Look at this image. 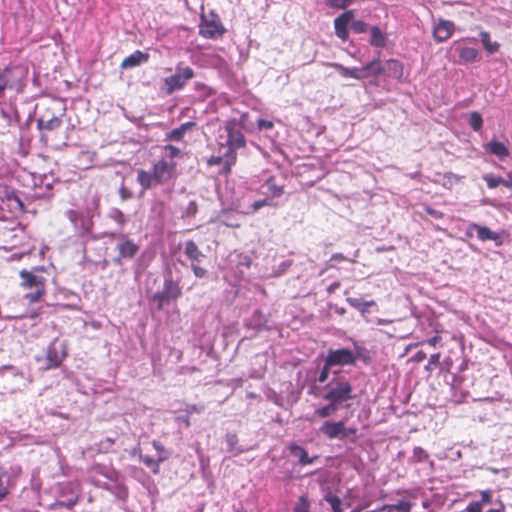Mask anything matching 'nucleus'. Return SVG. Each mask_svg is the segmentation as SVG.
I'll use <instances>...</instances> for the list:
<instances>
[{"instance_id": "f257e3e1", "label": "nucleus", "mask_w": 512, "mask_h": 512, "mask_svg": "<svg viewBox=\"0 0 512 512\" xmlns=\"http://www.w3.org/2000/svg\"><path fill=\"white\" fill-rule=\"evenodd\" d=\"M162 157L156 160L150 170L139 169L137 182L144 190L165 185L174 181L178 176V163L176 159H182L185 153L172 144L162 146Z\"/></svg>"}, {"instance_id": "f03ea898", "label": "nucleus", "mask_w": 512, "mask_h": 512, "mask_svg": "<svg viewBox=\"0 0 512 512\" xmlns=\"http://www.w3.org/2000/svg\"><path fill=\"white\" fill-rule=\"evenodd\" d=\"M21 278L20 286L25 290H31L25 295L30 303L41 300L46 294L48 268L45 266H34L30 270L22 269L19 272Z\"/></svg>"}, {"instance_id": "7ed1b4c3", "label": "nucleus", "mask_w": 512, "mask_h": 512, "mask_svg": "<svg viewBox=\"0 0 512 512\" xmlns=\"http://www.w3.org/2000/svg\"><path fill=\"white\" fill-rule=\"evenodd\" d=\"M319 432L328 440H339L345 444H356L361 437L356 426H349L343 420H325Z\"/></svg>"}, {"instance_id": "20e7f679", "label": "nucleus", "mask_w": 512, "mask_h": 512, "mask_svg": "<svg viewBox=\"0 0 512 512\" xmlns=\"http://www.w3.org/2000/svg\"><path fill=\"white\" fill-rule=\"evenodd\" d=\"M322 398L340 407L343 402L354 399L353 386L345 376L333 377L324 387Z\"/></svg>"}, {"instance_id": "39448f33", "label": "nucleus", "mask_w": 512, "mask_h": 512, "mask_svg": "<svg viewBox=\"0 0 512 512\" xmlns=\"http://www.w3.org/2000/svg\"><path fill=\"white\" fill-rule=\"evenodd\" d=\"M194 76L195 72L191 67H183L182 63H178L175 68V74L164 79L165 93L171 95L176 91L182 90Z\"/></svg>"}, {"instance_id": "423d86ee", "label": "nucleus", "mask_w": 512, "mask_h": 512, "mask_svg": "<svg viewBox=\"0 0 512 512\" xmlns=\"http://www.w3.org/2000/svg\"><path fill=\"white\" fill-rule=\"evenodd\" d=\"M67 355L68 348L66 342H59L56 339L47 347L45 357L43 359L39 358L38 361H43V369L45 370L55 369L62 364Z\"/></svg>"}, {"instance_id": "0eeeda50", "label": "nucleus", "mask_w": 512, "mask_h": 512, "mask_svg": "<svg viewBox=\"0 0 512 512\" xmlns=\"http://www.w3.org/2000/svg\"><path fill=\"white\" fill-rule=\"evenodd\" d=\"M181 295L182 291L178 282L169 277L164 280L163 289L161 291H157L152 296V300L156 302L157 309L161 311L166 304L170 301L177 300Z\"/></svg>"}, {"instance_id": "6e6552de", "label": "nucleus", "mask_w": 512, "mask_h": 512, "mask_svg": "<svg viewBox=\"0 0 512 512\" xmlns=\"http://www.w3.org/2000/svg\"><path fill=\"white\" fill-rule=\"evenodd\" d=\"M225 131L227 132V151L237 153L236 151L246 146V139L242 131L238 128L235 119L229 120L225 123Z\"/></svg>"}, {"instance_id": "1a4fd4ad", "label": "nucleus", "mask_w": 512, "mask_h": 512, "mask_svg": "<svg viewBox=\"0 0 512 512\" xmlns=\"http://www.w3.org/2000/svg\"><path fill=\"white\" fill-rule=\"evenodd\" d=\"M184 254L191 261V269L197 278H203L207 275V270L199 266V262L204 258V254L199 249L198 245L189 240L185 243Z\"/></svg>"}, {"instance_id": "9d476101", "label": "nucleus", "mask_w": 512, "mask_h": 512, "mask_svg": "<svg viewBox=\"0 0 512 512\" xmlns=\"http://www.w3.org/2000/svg\"><path fill=\"white\" fill-rule=\"evenodd\" d=\"M56 104L57 103H52L51 105L47 106L40 114L37 120V126L40 130L53 131L62 125V114L55 113Z\"/></svg>"}, {"instance_id": "9b49d317", "label": "nucleus", "mask_w": 512, "mask_h": 512, "mask_svg": "<svg viewBox=\"0 0 512 512\" xmlns=\"http://www.w3.org/2000/svg\"><path fill=\"white\" fill-rule=\"evenodd\" d=\"M336 32H347L350 28L354 32H365L366 26L362 21L354 19V12L352 10L346 11L339 15L335 21Z\"/></svg>"}, {"instance_id": "f8f14e48", "label": "nucleus", "mask_w": 512, "mask_h": 512, "mask_svg": "<svg viewBox=\"0 0 512 512\" xmlns=\"http://www.w3.org/2000/svg\"><path fill=\"white\" fill-rule=\"evenodd\" d=\"M356 359L357 358L353 351L348 348L329 349L325 358L327 365H331L332 367L336 365H354L356 363Z\"/></svg>"}, {"instance_id": "ddd939ff", "label": "nucleus", "mask_w": 512, "mask_h": 512, "mask_svg": "<svg viewBox=\"0 0 512 512\" xmlns=\"http://www.w3.org/2000/svg\"><path fill=\"white\" fill-rule=\"evenodd\" d=\"M202 26L199 32H225L220 18L214 12L201 14Z\"/></svg>"}, {"instance_id": "4468645a", "label": "nucleus", "mask_w": 512, "mask_h": 512, "mask_svg": "<svg viewBox=\"0 0 512 512\" xmlns=\"http://www.w3.org/2000/svg\"><path fill=\"white\" fill-rule=\"evenodd\" d=\"M384 72V67L380 60V52H378L377 56L368 62L366 65L361 67V74L363 75V79L370 77H378Z\"/></svg>"}, {"instance_id": "2eb2a0df", "label": "nucleus", "mask_w": 512, "mask_h": 512, "mask_svg": "<svg viewBox=\"0 0 512 512\" xmlns=\"http://www.w3.org/2000/svg\"><path fill=\"white\" fill-rule=\"evenodd\" d=\"M148 60H149L148 53L137 50L134 53H132L131 55H129L128 57H126L122 61L120 67L122 69L134 68V67L141 65L142 63L147 62Z\"/></svg>"}, {"instance_id": "dca6fc26", "label": "nucleus", "mask_w": 512, "mask_h": 512, "mask_svg": "<svg viewBox=\"0 0 512 512\" xmlns=\"http://www.w3.org/2000/svg\"><path fill=\"white\" fill-rule=\"evenodd\" d=\"M195 126L196 123L193 121L182 123L179 127L174 128L171 131L165 133V140L181 142L184 138L185 133L190 129L194 128Z\"/></svg>"}, {"instance_id": "f3484780", "label": "nucleus", "mask_w": 512, "mask_h": 512, "mask_svg": "<svg viewBox=\"0 0 512 512\" xmlns=\"http://www.w3.org/2000/svg\"><path fill=\"white\" fill-rule=\"evenodd\" d=\"M15 484V480L4 467L0 466V502L8 496L10 489L15 487Z\"/></svg>"}, {"instance_id": "a211bd4d", "label": "nucleus", "mask_w": 512, "mask_h": 512, "mask_svg": "<svg viewBox=\"0 0 512 512\" xmlns=\"http://www.w3.org/2000/svg\"><path fill=\"white\" fill-rule=\"evenodd\" d=\"M120 258H133L139 251V246L134 241L126 239L117 244Z\"/></svg>"}, {"instance_id": "6ab92c4d", "label": "nucleus", "mask_w": 512, "mask_h": 512, "mask_svg": "<svg viewBox=\"0 0 512 512\" xmlns=\"http://www.w3.org/2000/svg\"><path fill=\"white\" fill-rule=\"evenodd\" d=\"M471 228L476 231L477 237L481 241L492 240V241L498 242L500 239L499 234L495 231H492L487 226H482V225H479L476 223H472Z\"/></svg>"}, {"instance_id": "aec40b11", "label": "nucleus", "mask_w": 512, "mask_h": 512, "mask_svg": "<svg viewBox=\"0 0 512 512\" xmlns=\"http://www.w3.org/2000/svg\"><path fill=\"white\" fill-rule=\"evenodd\" d=\"M329 66L336 69L344 78H353L356 80L363 79V75L361 74V67L348 68L340 63H330Z\"/></svg>"}, {"instance_id": "412c9836", "label": "nucleus", "mask_w": 512, "mask_h": 512, "mask_svg": "<svg viewBox=\"0 0 512 512\" xmlns=\"http://www.w3.org/2000/svg\"><path fill=\"white\" fill-rule=\"evenodd\" d=\"M289 451L292 455L299 458V463L303 466L312 464L316 459H318V456L309 457L306 449L297 444H291L289 446Z\"/></svg>"}, {"instance_id": "4be33fe9", "label": "nucleus", "mask_w": 512, "mask_h": 512, "mask_svg": "<svg viewBox=\"0 0 512 512\" xmlns=\"http://www.w3.org/2000/svg\"><path fill=\"white\" fill-rule=\"evenodd\" d=\"M388 76L397 79L399 82L403 81L404 66L396 59H389L387 62Z\"/></svg>"}, {"instance_id": "5701e85b", "label": "nucleus", "mask_w": 512, "mask_h": 512, "mask_svg": "<svg viewBox=\"0 0 512 512\" xmlns=\"http://www.w3.org/2000/svg\"><path fill=\"white\" fill-rule=\"evenodd\" d=\"M413 503L408 499L398 500L395 504L385 505L382 510L387 512H411Z\"/></svg>"}, {"instance_id": "b1692460", "label": "nucleus", "mask_w": 512, "mask_h": 512, "mask_svg": "<svg viewBox=\"0 0 512 512\" xmlns=\"http://www.w3.org/2000/svg\"><path fill=\"white\" fill-rule=\"evenodd\" d=\"M13 69L6 68L0 73V97L3 96L6 88H14L16 84L12 80Z\"/></svg>"}, {"instance_id": "393cba45", "label": "nucleus", "mask_w": 512, "mask_h": 512, "mask_svg": "<svg viewBox=\"0 0 512 512\" xmlns=\"http://www.w3.org/2000/svg\"><path fill=\"white\" fill-rule=\"evenodd\" d=\"M168 456L167 455H159V457L155 460L153 459L152 457L148 456V455H140V459L141 461L148 467L151 469V471L154 473V474H158L160 472V463L161 462H164L165 460H167Z\"/></svg>"}, {"instance_id": "a878e982", "label": "nucleus", "mask_w": 512, "mask_h": 512, "mask_svg": "<svg viewBox=\"0 0 512 512\" xmlns=\"http://www.w3.org/2000/svg\"><path fill=\"white\" fill-rule=\"evenodd\" d=\"M264 185L267 187L269 195L273 198L280 197L284 194V186L278 184L274 176L269 177Z\"/></svg>"}, {"instance_id": "bb28decb", "label": "nucleus", "mask_w": 512, "mask_h": 512, "mask_svg": "<svg viewBox=\"0 0 512 512\" xmlns=\"http://www.w3.org/2000/svg\"><path fill=\"white\" fill-rule=\"evenodd\" d=\"M459 59L461 63H470L477 60L478 50L473 47H460L458 48Z\"/></svg>"}, {"instance_id": "cd10ccee", "label": "nucleus", "mask_w": 512, "mask_h": 512, "mask_svg": "<svg viewBox=\"0 0 512 512\" xmlns=\"http://www.w3.org/2000/svg\"><path fill=\"white\" fill-rule=\"evenodd\" d=\"M486 150L489 151L491 154H494L498 157H506L509 155V150L505 146L504 143L498 142V141H491L486 144Z\"/></svg>"}, {"instance_id": "c85d7f7f", "label": "nucleus", "mask_w": 512, "mask_h": 512, "mask_svg": "<svg viewBox=\"0 0 512 512\" xmlns=\"http://www.w3.org/2000/svg\"><path fill=\"white\" fill-rule=\"evenodd\" d=\"M339 408L340 407L337 406L336 404H334L332 402H328L327 405H324V406L316 409L314 414L319 418L326 419V418H329L332 415H334Z\"/></svg>"}, {"instance_id": "c756f323", "label": "nucleus", "mask_w": 512, "mask_h": 512, "mask_svg": "<svg viewBox=\"0 0 512 512\" xmlns=\"http://www.w3.org/2000/svg\"><path fill=\"white\" fill-rule=\"evenodd\" d=\"M237 161V153H231V152H225L224 153V160L222 163H224L222 170L220 171V174L222 175H229L232 171V167L236 164Z\"/></svg>"}, {"instance_id": "7c9ffc66", "label": "nucleus", "mask_w": 512, "mask_h": 512, "mask_svg": "<svg viewBox=\"0 0 512 512\" xmlns=\"http://www.w3.org/2000/svg\"><path fill=\"white\" fill-rule=\"evenodd\" d=\"M483 180L486 182L487 186L490 189L497 188L500 185L504 186V179L502 177L496 176L494 174L483 175Z\"/></svg>"}, {"instance_id": "2f4dec72", "label": "nucleus", "mask_w": 512, "mask_h": 512, "mask_svg": "<svg viewBox=\"0 0 512 512\" xmlns=\"http://www.w3.org/2000/svg\"><path fill=\"white\" fill-rule=\"evenodd\" d=\"M325 500L330 504L331 512H342V502L340 498L333 494H327Z\"/></svg>"}, {"instance_id": "473e14b6", "label": "nucleus", "mask_w": 512, "mask_h": 512, "mask_svg": "<svg viewBox=\"0 0 512 512\" xmlns=\"http://www.w3.org/2000/svg\"><path fill=\"white\" fill-rule=\"evenodd\" d=\"M482 43H483V46H484L485 50L488 53H490V54L495 53L496 51H498L499 46H500L498 42H496V41L492 42L491 41L489 34H483Z\"/></svg>"}, {"instance_id": "72a5a7b5", "label": "nucleus", "mask_w": 512, "mask_h": 512, "mask_svg": "<svg viewBox=\"0 0 512 512\" xmlns=\"http://www.w3.org/2000/svg\"><path fill=\"white\" fill-rule=\"evenodd\" d=\"M469 125L474 131H479L483 126V119L479 112H472L469 116Z\"/></svg>"}, {"instance_id": "f704fd0d", "label": "nucleus", "mask_w": 512, "mask_h": 512, "mask_svg": "<svg viewBox=\"0 0 512 512\" xmlns=\"http://www.w3.org/2000/svg\"><path fill=\"white\" fill-rule=\"evenodd\" d=\"M347 302L354 308L358 309V310H361V311H365V308L367 307H371V306H374L375 305V301L371 300V301H367V302H362L360 299L358 298H347Z\"/></svg>"}, {"instance_id": "c9c22d12", "label": "nucleus", "mask_w": 512, "mask_h": 512, "mask_svg": "<svg viewBox=\"0 0 512 512\" xmlns=\"http://www.w3.org/2000/svg\"><path fill=\"white\" fill-rule=\"evenodd\" d=\"M293 512H310V502L307 496H300Z\"/></svg>"}, {"instance_id": "e433bc0d", "label": "nucleus", "mask_w": 512, "mask_h": 512, "mask_svg": "<svg viewBox=\"0 0 512 512\" xmlns=\"http://www.w3.org/2000/svg\"><path fill=\"white\" fill-rule=\"evenodd\" d=\"M429 457L428 453L421 447H415L413 449V460L415 462H423L427 460Z\"/></svg>"}, {"instance_id": "4c0bfd02", "label": "nucleus", "mask_w": 512, "mask_h": 512, "mask_svg": "<svg viewBox=\"0 0 512 512\" xmlns=\"http://www.w3.org/2000/svg\"><path fill=\"white\" fill-rule=\"evenodd\" d=\"M370 43L375 47H384L386 44L385 34H371Z\"/></svg>"}, {"instance_id": "58836bf2", "label": "nucleus", "mask_w": 512, "mask_h": 512, "mask_svg": "<svg viewBox=\"0 0 512 512\" xmlns=\"http://www.w3.org/2000/svg\"><path fill=\"white\" fill-rule=\"evenodd\" d=\"M331 367H332L331 365H327V361L325 360L324 361V366L321 369V371H320V373H319V375L317 377V381L319 383H325L328 380L329 372H330V368Z\"/></svg>"}, {"instance_id": "ea45409f", "label": "nucleus", "mask_w": 512, "mask_h": 512, "mask_svg": "<svg viewBox=\"0 0 512 512\" xmlns=\"http://www.w3.org/2000/svg\"><path fill=\"white\" fill-rule=\"evenodd\" d=\"M111 218L119 223L120 225H123L126 222L125 215L123 212L119 209H113L110 214Z\"/></svg>"}, {"instance_id": "a19ab883", "label": "nucleus", "mask_w": 512, "mask_h": 512, "mask_svg": "<svg viewBox=\"0 0 512 512\" xmlns=\"http://www.w3.org/2000/svg\"><path fill=\"white\" fill-rule=\"evenodd\" d=\"M455 29L454 23L451 21H440L434 32L438 30H444L446 32H452Z\"/></svg>"}, {"instance_id": "79ce46f5", "label": "nucleus", "mask_w": 512, "mask_h": 512, "mask_svg": "<svg viewBox=\"0 0 512 512\" xmlns=\"http://www.w3.org/2000/svg\"><path fill=\"white\" fill-rule=\"evenodd\" d=\"M424 209H425L426 213L428 215H430L431 217H433L434 219H442L444 217L443 212L436 210L430 206H426Z\"/></svg>"}, {"instance_id": "37998d69", "label": "nucleus", "mask_w": 512, "mask_h": 512, "mask_svg": "<svg viewBox=\"0 0 512 512\" xmlns=\"http://www.w3.org/2000/svg\"><path fill=\"white\" fill-rule=\"evenodd\" d=\"M480 495H481V500L479 502H481V506H483L484 504L491 503V501H492V491L491 490L481 491Z\"/></svg>"}, {"instance_id": "c03bdc74", "label": "nucleus", "mask_w": 512, "mask_h": 512, "mask_svg": "<svg viewBox=\"0 0 512 512\" xmlns=\"http://www.w3.org/2000/svg\"><path fill=\"white\" fill-rule=\"evenodd\" d=\"M78 502H79V497L76 496L75 498L70 499L68 501H60L58 503V505L61 506V507H65V508L71 510Z\"/></svg>"}, {"instance_id": "a18cd8bd", "label": "nucleus", "mask_w": 512, "mask_h": 512, "mask_svg": "<svg viewBox=\"0 0 512 512\" xmlns=\"http://www.w3.org/2000/svg\"><path fill=\"white\" fill-rule=\"evenodd\" d=\"M481 502H471L465 509V512H482Z\"/></svg>"}, {"instance_id": "49530a36", "label": "nucleus", "mask_w": 512, "mask_h": 512, "mask_svg": "<svg viewBox=\"0 0 512 512\" xmlns=\"http://www.w3.org/2000/svg\"><path fill=\"white\" fill-rule=\"evenodd\" d=\"M267 205H270L269 201L267 198L265 199H261V200H257L255 201L253 204H252V211L253 212H256L258 211L260 208L264 207V206H267Z\"/></svg>"}, {"instance_id": "de8ad7c7", "label": "nucleus", "mask_w": 512, "mask_h": 512, "mask_svg": "<svg viewBox=\"0 0 512 512\" xmlns=\"http://www.w3.org/2000/svg\"><path fill=\"white\" fill-rule=\"evenodd\" d=\"M224 160V154L222 156H211L208 160H207V165L208 166H215V165H219L223 162Z\"/></svg>"}, {"instance_id": "09e8293b", "label": "nucleus", "mask_w": 512, "mask_h": 512, "mask_svg": "<svg viewBox=\"0 0 512 512\" xmlns=\"http://www.w3.org/2000/svg\"><path fill=\"white\" fill-rule=\"evenodd\" d=\"M153 448L157 451L158 456L159 455H166L165 447L162 443H160L157 440L152 441Z\"/></svg>"}, {"instance_id": "8fccbe9b", "label": "nucleus", "mask_w": 512, "mask_h": 512, "mask_svg": "<svg viewBox=\"0 0 512 512\" xmlns=\"http://www.w3.org/2000/svg\"><path fill=\"white\" fill-rule=\"evenodd\" d=\"M426 353L422 350L418 351L417 353H415L412 357H411V361L413 362H416V363H420L422 362L423 360L426 359Z\"/></svg>"}, {"instance_id": "3c124183", "label": "nucleus", "mask_w": 512, "mask_h": 512, "mask_svg": "<svg viewBox=\"0 0 512 512\" xmlns=\"http://www.w3.org/2000/svg\"><path fill=\"white\" fill-rule=\"evenodd\" d=\"M442 340V337L440 335H435L432 338H429L425 340L423 343L428 344L429 346L435 347L437 346Z\"/></svg>"}, {"instance_id": "603ef678", "label": "nucleus", "mask_w": 512, "mask_h": 512, "mask_svg": "<svg viewBox=\"0 0 512 512\" xmlns=\"http://www.w3.org/2000/svg\"><path fill=\"white\" fill-rule=\"evenodd\" d=\"M226 441L230 446V449H232L238 443V437L236 434H227Z\"/></svg>"}, {"instance_id": "864d4df0", "label": "nucleus", "mask_w": 512, "mask_h": 512, "mask_svg": "<svg viewBox=\"0 0 512 512\" xmlns=\"http://www.w3.org/2000/svg\"><path fill=\"white\" fill-rule=\"evenodd\" d=\"M258 128L259 129H272L273 123L269 120L260 119L258 120Z\"/></svg>"}, {"instance_id": "5fc2aeb1", "label": "nucleus", "mask_w": 512, "mask_h": 512, "mask_svg": "<svg viewBox=\"0 0 512 512\" xmlns=\"http://www.w3.org/2000/svg\"><path fill=\"white\" fill-rule=\"evenodd\" d=\"M440 358H441L440 352L432 354L429 358L430 365H434L435 367H437L439 365Z\"/></svg>"}, {"instance_id": "6e6d98bb", "label": "nucleus", "mask_w": 512, "mask_h": 512, "mask_svg": "<svg viewBox=\"0 0 512 512\" xmlns=\"http://www.w3.org/2000/svg\"><path fill=\"white\" fill-rule=\"evenodd\" d=\"M79 160L81 159H85L87 160L89 163H91L93 161V155L88 152V151H82L80 152L79 156H78Z\"/></svg>"}, {"instance_id": "4d7b16f0", "label": "nucleus", "mask_w": 512, "mask_h": 512, "mask_svg": "<svg viewBox=\"0 0 512 512\" xmlns=\"http://www.w3.org/2000/svg\"><path fill=\"white\" fill-rule=\"evenodd\" d=\"M6 196L8 197L9 200H14L19 206H21V207L23 206L22 202L20 201V199L14 192H7Z\"/></svg>"}, {"instance_id": "13d9d810", "label": "nucleus", "mask_w": 512, "mask_h": 512, "mask_svg": "<svg viewBox=\"0 0 512 512\" xmlns=\"http://www.w3.org/2000/svg\"><path fill=\"white\" fill-rule=\"evenodd\" d=\"M187 210L189 213L195 214L197 212V203L195 201H191Z\"/></svg>"}, {"instance_id": "bf43d9fd", "label": "nucleus", "mask_w": 512, "mask_h": 512, "mask_svg": "<svg viewBox=\"0 0 512 512\" xmlns=\"http://www.w3.org/2000/svg\"><path fill=\"white\" fill-rule=\"evenodd\" d=\"M504 186L512 189V173H509L507 175V179H504Z\"/></svg>"}, {"instance_id": "052dcab7", "label": "nucleus", "mask_w": 512, "mask_h": 512, "mask_svg": "<svg viewBox=\"0 0 512 512\" xmlns=\"http://www.w3.org/2000/svg\"><path fill=\"white\" fill-rule=\"evenodd\" d=\"M187 413L188 414H191V413H199L200 412V409L197 407V405L193 404V405H189L186 409Z\"/></svg>"}, {"instance_id": "680f3d73", "label": "nucleus", "mask_w": 512, "mask_h": 512, "mask_svg": "<svg viewBox=\"0 0 512 512\" xmlns=\"http://www.w3.org/2000/svg\"><path fill=\"white\" fill-rule=\"evenodd\" d=\"M331 260L344 261V260H346V257L341 253H336V254L332 255Z\"/></svg>"}, {"instance_id": "e2e57ef3", "label": "nucleus", "mask_w": 512, "mask_h": 512, "mask_svg": "<svg viewBox=\"0 0 512 512\" xmlns=\"http://www.w3.org/2000/svg\"><path fill=\"white\" fill-rule=\"evenodd\" d=\"M487 512H505V505L502 502H500L499 508H491Z\"/></svg>"}, {"instance_id": "0e129e2a", "label": "nucleus", "mask_w": 512, "mask_h": 512, "mask_svg": "<svg viewBox=\"0 0 512 512\" xmlns=\"http://www.w3.org/2000/svg\"><path fill=\"white\" fill-rule=\"evenodd\" d=\"M195 89L203 91V93H206L207 86L203 83H195Z\"/></svg>"}, {"instance_id": "69168bd1", "label": "nucleus", "mask_w": 512, "mask_h": 512, "mask_svg": "<svg viewBox=\"0 0 512 512\" xmlns=\"http://www.w3.org/2000/svg\"><path fill=\"white\" fill-rule=\"evenodd\" d=\"M450 35L451 34H446L445 36L441 37L438 34H434V36L436 37V41L437 42H443V41L447 40Z\"/></svg>"}, {"instance_id": "338daca9", "label": "nucleus", "mask_w": 512, "mask_h": 512, "mask_svg": "<svg viewBox=\"0 0 512 512\" xmlns=\"http://www.w3.org/2000/svg\"><path fill=\"white\" fill-rule=\"evenodd\" d=\"M339 286H340V284H339L338 282H335V283H333V284H331V285L329 286V289H328V290H329V292H332V291H334L336 288H338Z\"/></svg>"}, {"instance_id": "774afa93", "label": "nucleus", "mask_w": 512, "mask_h": 512, "mask_svg": "<svg viewBox=\"0 0 512 512\" xmlns=\"http://www.w3.org/2000/svg\"><path fill=\"white\" fill-rule=\"evenodd\" d=\"M435 366L430 365V362L428 361L427 365L425 366V370L428 372H432L434 370Z\"/></svg>"}]
</instances>
